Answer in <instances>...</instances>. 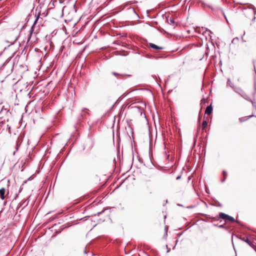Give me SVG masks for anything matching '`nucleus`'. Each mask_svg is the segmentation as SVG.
Wrapping results in <instances>:
<instances>
[{
    "instance_id": "nucleus-1",
    "label": "nucleus",
    "mask_w": 256,
    "mask_h": 256,
    "mask_svg": "<svg viewBox=\"0 0 256 256\" xmlns=\"http://www.w3.org/2000/svg\"><path fill=\"white\" fill-rule=\"evenodd\" d=\"M244 12L246 16L250 17V18H252L253 19L255 18V14L256 13V10L254 8H246L244 10Z\"/></svg>"
},
{
    "instance_id": "nucleus-2",
    "label": "nucleus",
    "mask_w": 256,
    "mask_h": 256,
    "mask_svg": "<svg viewBox=\"0 0 256 256\" xmlns=\"http://www.w3.org/2000/svg\"><path fill=\"white\" fill-rule=\"evenodd\" d=\"M218 218H222V219L224 220L225 221H230L232 222H235V220L233 217L230 216L226 214H225L224 213H223V212H220L219 214Z\"/></svg>"
},
{
    "instance_id": "nucleus-3",
    "label": "nucleus",
    "mask_w": 256,
    "mask_h": 256,
    "mask_svg": "<svg viewBox=\"0 0 256 256\" xmlns=\"http://www.w3.org/2000/svg\"><path fill=\"white\" fill-rule=\"evenodd\" d=\"M8 58H6V56H4L3 52L0 54V64H6V62H9V61H8Z\"/></svg>"
},
{
    "instance_id": "nucleus-4",
    "label": "nucleus",
    "mask_w": 256,
    "mask_h": 256,
    "mask_svg": "<svg viewBox=\"0 0 256 256\" xmlns=\"http://www.w3.org/2000/svg\"><path fill=\"white\" fill-rule=\"evenodd\" d=\"M240 96L245 100L250 101L252 102V106L254 107H256L255 102H252L244 92L240 94Z\"/></svg>"
},
{
    "instance_id": "nucleus-5",
    "label": "nucleus",
    "mask_w": 256,
    "mask_h": 256,
    "mask_svg": "<svg viewBox=\"0 0 256 256\" xmlns=\"http://www.w3.org/2000/svg\"><path fill=\"white\" fill-rule=\"evenodd\" d=\"M6 190L4 188H2L0 189V198L2 200H4L6 198L5 194Z\"/></svg>"
},
{
    "instance_id": "nucleus-6",
    "label": "nucleus",
    "mask_w": 256,
    "mask_h": 256,
    "mask_svg": "<svg viewBox=\"0 0 256 256\" xmlns=\"http://www.w3.org/2000/svg\"><path fill=\"white\" fill-rule=\"evenodd\" d=\"M212 111V104H210L209 106H208L206 108V110H205V114H210Z\"/></svg>"
},
{
    "instance_id": "nucleus-7",
    "label": "nucleus",
    "mask_w": 256,
    "mask_h": 256,
    "mask_svg": "<svg viewBox=\"0 0 256 256\" xmlns=\"http://www.w3.org/2000/svg\"><path fill=\"white\" fill-rule=\"evenodd\" d=\"M150 46L151 48H154L156 50H162V48L160 47V46L156 45L155 44H154L152 43L150 44Z\"/></svg>"
},
{
    "instance_id": "nucleus-8",
    "label": "nucleus",
    "mask_w": 256,
    "mask_h": 256,
    "mask_svg": "<svg viewBox=\"0 0 256 256\" xmlns=\"http://www.w3.org/2000/svg\"><path fill=\"white\" fill-rule=\"evenodd\" d=\"M234 91L240 95V94H242L244 91L240 88H236L234 86V88H233Z\"/></svg>"
},
{
    "instance_id": "nucleus-9",
    "label": "nucleus",
    "mask_w": 256,
    "mask_h": 256,
    "mask_svg": "<svg viewBox=\"0 0 256 256\" xmlns=\"http://www.w3.org/2000/svg\"><path fill=\"white\" fill-rule=\"evenodd\" d=\"M226 84L228 86H229L232 88H234V84L232 83V82H231L230 78L228 79Z\"/></svg>"
},
{
    "instance_id": "nucleus-10",
    "label": "nucleus",
    "mask_w": 256,
    "mask_h": 256,
    "mask_svg": "<svg viewBox=\"0 0 256 256\" xmlns=\"http://www.w3.org/2000/svg\"><path fill=\"white\" fill-rule=\"evenodd\" d=\"M166 20L168 23H169L170 24H172L174 25L175 24L176 22H174L173 18H170V19H168V18H166Z\"/></svg>"
},
{
    "instance_id": "nucleus-11",
    "label": "nucleus",
    "mask_w": 256,
    "mask_h": 256,
    "mask_svg": "<svg viewBox=\"0 0 256 256\" xmlns=\"http://www.w3.org/2000/svg\"><path fill=\"white\" fill-rule=\"evenodd\" d=\"M202 30H204L202 32L203 34L208 33V34L210 36V34L212 33L211 31H210L209 30H208L207 28H202Z\"/></svg>"
},
{
    "instance_id": "nucleus-12",
    "label": "nucleus",
    "mask_w": 256,
    "mask_h": 256,
    "mask_svg": "<svg viewBox=\"0 0 256 256\" xmlns=\"http://www.w3.org/2000/svg\"><path fill=\"white\" fill-rule=\"evenodd\" d=\"M216 56H212V58L210 60V64H216V62L215 60V59L216 58Z\"/></svg>"
},
{
    "instance_id": "nucleus-13",
    "label": "nucleus",
    "mask_w": 256,
    "mask_h": 256,
    "mask_svg": "<svg viewBox=\"0 0 256 256\" xmlns=\"http://www.w3.org/2000/svg\"><path fill=\"white\" fill-rule=\"evenodd\" d=\"M241 240L245 242H246L247 244H248L249 245H251L250 244V241L249 240L248 238H241Z\"/></svg>"
},
{
    "instance_id": "nucleus-14",
    "label": "nucleus",
    "mask_w": 256,
    "mask_h": 256,
    "mask_svg": "<svg viewBox=\"0 0 256 256\" xmlns=\"http://www.w3.org/2000/svg\"><path fill=\"white\" fill-rule=\"evenodd\" d=\"M208 123L206 120H204L202 123V128L204 130L207 126Z\"/></svg>"
},
{
    "instance_id": "nucleus-15",
    "label": "nucleus",
    "mask_w": 256,
    "mask_h": 256,
    "mask_svg": "<svg viewBox=\"0 0 256 256\" xmlns=\"http://www.w3.org/2000/svg\"><path fill=\"white\" fill-rule=\"evenodd\" d=\"M223 174L224 176V178L222 180V182H223L225 181L226 178V172L225 170L223 171Z\"/></svg>"
},
{
    "instance_id": "nucleus-16",
    "label": "nucleus",
    "mask_w": 256,
    "mask_h": 256,
    "mask_svg": "<svg viewBox=\"0 0 256 256\" xmlns=\"http://www.w3.org/2000/svg\"><path fill=\"white\" fill-rule=\"evenodd\" d=\"M254 116V115H252V116H249V117H248V118H246V120H248L249 118H251V117H252V116ZM239 120H240V121L241 122H244V121H245V120H244V118H239Z\"/></svg>"
},
{
    "instance_id": "nucleus-17",
    "label": "nucleus",
    "mask_w": 256,
    "mask_h": 256,
    "mask_svg": "<svg viewBox=\"0 0 256 256\" xmlns=\"http://www.w3.org/2000/svg\"><path fill=\"white\" fill-rule=\"evenodd\" d=\"M238 40V38H234L232 40V42H236V40Z\"/></svg>"
},
{
    "instance_id": "nucleus-18",
    "label": "nucleus",
    "mask_w": 256,
    "mask_h": 256,
    "mask_svg": "<svg viewBox=\"0 0 256 256\" xmlns=\"http://www.w3.org/2000/svg\"><path fill=\"white\" fill-rule=\"evenodd\" d=\"M166 247L168 248V246L166 245ZM170 251V248H167V252H168Z\"/></svg>"
},
{
    "instance_id": "nucleus-19",
    "label": "nucleus",
    "mask_w": 256,
    "mask_h": 256,
    "mask_svg": "<svg viewBox=\"0 0 256 256\" xmlns=\"http://www.w3.org/2000/svg\"><path fill=\"white\" fill-rule=\"evenodd\" d=\"M88 110L86 108H84L82 110V112H84L85 110Z\"/></svg>"
},
{
    "instance_id": "nucleus-20",
    "label": "nucleus",
    "mask_w": 256,
    "mask_h": 256,
    "mask_svg": "<svg viewBox=\"0 0 256 256\" xmlns=\"http://www.w3.org/2000/svg\"><path fill=\"white\" fill-rule=\"evenodd\" d=\"M180 176H177V178H176V180H178V179H180Z\"/></svg>"
},
{
    "instance_id": "nucleus-21",
    "label": "nucleus",
    "mask_w": 256,
    "mask_h": 256,
    "mask_svg": "<svg viewBox=\"0 0 256 256\" xmlns=\"http://www.w3.org/2000/svg\"><path fill=\"white\" fill-rule=\"evenodd\" d=\"M84 254L86 253V247L85 248L84 250Z\"/></svg>"
},
{
    "instance_id": "nucleus-22",
    "label": "nucleus",
    "mask_w": 256,
    "mask_h": 256,
    "mask_svg": "<svg viewBox=\"0 0 256 256\" xmlns=\"http://www.w3.org/2000/svg\"><path fill=\"white\" fill-rule=\"evenodd\" d=\"M224 16L225 18V19L228 22V20H227V18H226V16L224 15Z\"/></svg>"
},
{
    "instance_id": "nucleus-23",
    "label": "nucleus",
    "mask_w": 256,
    "mask_h": 256,
    "mask_svg": "<svg viewBox=\"0 0 256 256\" xmlns=\"http://www.w3.org/2000/svg\"><path fill=\"white\" fill-rule=\"evenodd\" d=\"M112 74H114V75H116V74H116V72H114Z\"/></svg>"
},
{
    "instance_id": "nucleus-24",
    "label": "nucleus",
    "mask_w": 256,
    "mask_h": 256,
    "mask_svg": "<svg viewBox=\"0 0 256 256\" xmlns=\"http://www.w3.org/2000/svg\"><path fill=\"white\" fill-rule=\"evenodd\" d=\"M218 64H222V62H221V60H220Z\"/></svg>"
},
{
    "instance_id": "nucleus-25",
    "label": "nucleus",
    "mask_w": 256,
    "mask_h": 256,
    "mask_svg": "<svg viewBox=\"0 0 256 256\" xmlns=\"http://www.w3.org/2000/svg\"><path fill=\"white\" fill-rule=\"evenodd\" d=\"M254 71L256 72V68H255V66H254Z\"/></svg>"
},
{
    "instance_id": "nucleus-26",
    "label": "nucleus",
    "mask_w": 256,
    "mask_h": 256,
    "mask_svg": "<svg viewBox=\"0 0 256 256\" xmlns=\"http://www.w3.org/2000/svg\"><path fill=\"white\" fill-rule=\"evenodd\" d=\"M84 65H81L80 68H82L83 67Z\"/></svg>"
},
{
    "instance_id": "nucleus-27",
    "label": "nucleus",
    "mask_w": 256,
    "mask_h": 256,
    "mask_svg": "<svg viewBox=\"0 0 256 256\" xmlns=\"http://www.w3.org/2000/svg\"><path fill=\"white\" fill-rule=\"evenodd\" d=\"M242 40L243 41H244V39H243V37H242Z\"/></svg>"
}]
</instances>
